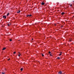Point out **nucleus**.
Segmentation results:
<instances>
[{
  "instance_id": "1",
  "label": "nucleus",
  "mask_w": 74,
  "mask_h": 74,
  "mask_svg": "<svg viewBox=\"0 0 74 74\" xmlns=\"http://www.w3.org/2000/svg\"><path fill=\"white\" fill-rule=\"evenodd\" d=\"M58 74H62V71H60L58 72Z\"/></svg>"
},
{
  "instance_id": "2",
  "label": "nucleus",
  "mask_w": 74,
  "mask_h": 74,
  "mask_svg": "<svg viewBox=\"0 0 74 74\" xmlns=\"http://www.w3.org/2000/svg\"><path fill=\"white\" fill-rule=\"evenodd\" d=\"M32 16V15H27V17H28V16Z\"/></svg>"
},
{
  "instance_id": "3",
  "label": "nucleus",
  "mask_w": 74,
  "mask_h": 74,
  "mask_svg": "<svg viewBox=\"0 0 74 74\" xmlns=\"http://www.w3.org/2000/svg\"><path fill=\"white\" fill-rule=\"evenodd\" d=\"M3 18H5V19H6V16H3Z\"/></svg>"
},
{
  "instance_id": "4",
  "label": "nucleus",
  "mask_w": 74,
  "mask_h": 74,
  "mask_svg": "<svg viewBox=\"0 0 74 74\" xmlns=\"http://www.w3.org/2000/svg\"><path fill=\"white\" fill-rule=\"evenodd\" d=\"M44 4H45V3H44V2H42L41 3V5H44Z\"/></svg>"
},
{
  "instance_id": "5",
  "label": "nucleus",
  "mask_w": 74,
  "mask_h": 74,
  "mask_svg": "<svg viewBox=\"0 0 74 74\" xmlns=\"http://www.w3.org/2000/svg\"><path fill=\"white\" fill-rule=\"evenodd\" d=\"M6 49V48H3L2 49V50H5Z\"/></svg>"
},
{
  "instance_id": "6",
  "label": "nucleus",
  "mask_w": 74,
  "mask_h": 74,
  "mask_svg": "<svg viewBox=\"0 0 74 74\" xmlns=\"http://www.w3.org/2000/svg\"><path fill=\"white\" fill-rule=\"evenodd\" d=\"M57 59H61V58L60 57H58Z\"/></svg>"
},
{
  "instance_id": "7",
  "label": "nucleus",
  "mask_w": 74,
  "mask_h": 74,
  "mask_svg": "<svg viewBox=\"0 0 74 74\" xmlns=\"http://www.w3.org/2000/svg\"><path fill=\"white\" fill-rule=\"evenodd\" d=\"M20 12H21V11H20V10H19L18 11V12H17V13H20Z\"/></svg>"
},
{
  "instance_id": "8",
  "label": "nucleus",
  "mask_w": 74,
  "mask_h": 74,
  "mask_svg": "<svg viewBox=\"0 0 74 74\" xmlns=\"http://www.w3.org/2000/svg\"><path fill=\"white\" fill-rule=\"evenodd\" d=\"M64 12H62L61 13L62 15H64Z\"/></svg>"
},
{
  "instance_id": "9",
  "label": "nucleus",
  "mask_w": 74,
  "mask_h": 74,
  "mask_svg": "<svg viewBox=\"0 0 74 74\" xmlns=\"http://www.w3.org/2000/svg\"><path fill=\"white\" fill-rule=\"evenodd\" d=\"M21 71H22V70H23V68H21Z\"/></svg>"
},
{
  "instance_id": "10",
  "label": "nucleus",
  "mask_w": 74,
  "mask_h": 74,
  "mask_svg": "<svg viewBox=\"0 0 74 74\" xmlns=\"http://www.w3.org/2000/svg\"><path fill=\"white\" fill-rule=\"evenodd\" d=\"M8 26H10V25H11V24L10 23L9 24H8Z\"/></svg>"
},
{
  "instance_id": "11",
  "label": "nucleus",
  "mask_w": 74,
  "mask_h": 74,
  "mask_svg": "<svg viewBox=\"0 0 74 74\" xmlns=\"http://www.w3.org/2000/svg\"><path fill=\"white\" fill-rule=\"evenodd\" d=\"M9 13H8L7 15V16H8V15H9Z\"/></svg>"
},
{
  "instance_id": "12",
  "label": "nucleus",
  "mask_w": 74,
  "mask_h": 74,
  "mask_svg": "<svg viewBox=\"0 0 74 74\" xmlns=\"http://www.w3.org/2000/svg\"><path fill=\"white\" fill-rule=\"evenodd\" d=\"M59 56H60V55H62V53H60V54H59Z\"/></svg>"
},
{
  "instance_id": "13",
  "label": "nucleus",
  "mask_w": 74,
  "mask_h": 74,
  "mask_svg": "<svg viewBox=\"0 0 74 74\" xmlns=\"http://www.w3.org/2000/svg\"><path fill=\"white\" fill-rule=\"evenodd\" d=\"M10 41H12V39H10Z\"/></svg>"
},
{
  "instance_id": "14",
  "label": "nucleus",
  "mask_w": 74,
  "mask_h": 74,
  "mask_svg": "<svg viewBox=\"0 0 74 74\" xmlns=\"http://www.w3.org/2000/svg\"><path fill=\"white\" fill-rule=\"evenodd\" d=\"M21 54H20L18 55V56H21Z\"/></svg>"
},
{
  "instance_id": "15",
  "label": "nucleus",
  "mask_w": 74,
  "mask_h": 74,
  "mask_svg": "<svg viewBox=\"0 0 74 74\" xmlns=\"http://www.w3.org/2000/svg\"><path fill=\"white\" fill-rule=\"evenodd\" d=\"M16 53V52L15 51L14 52V53H13L14 54H15V53Z\"/></svg>"
},
{
  "instance_id": "16",
  "label": "nucleus",
  "mask_w": 74,
  "mask_h": 74,
  "mask_svg": "<svg viewBox=\"0 0 74 74\" xmlns=\"http://www.w3.org/2000/svg\"><path fill=\"white\" fill-rule=\"evenodd\" d=\"M2 73L3 74H5V73H4V72H2Z\"/></svg>"
},
{
  "instance_id": "17",
  "label": "nucleus",
  "mask_w": 74,
  "mask_h": 74,
  "mask_svg": "<svg viewBox=\"0 0 74 74\" xmlns=\"http://www.w3.org/2000/svg\"><path fill=\"white\" fill-rule=\"evenodd\" d=\"M69 41H70V42H71V40H69Z\"/></svg>"
},
{
  "instance_id": "18",
  "label": "nucleus",
  "mask_w": 74,
  "mask_h": 74,
  "mask_svg": "<svg viewBox=\"0 0 74 74\" xmlns=\"http://www.w3.org/2000/svg\"><path fill=\"white\" fill-rule=\"evenodd\" d=\"M42 56H44V54H42Z\"/></svg>"
},
{
  "instance_id": "19",
  "label": "nucleus",
  "mask_w": 74,
  "mask_h": 74,
  "mask_svg": "<svg viewBox=\"0 0 74 74\" xmlns=\"http://www.w3.org/2000/svg\"><path fill=\"white\" fill-rule=\"evenodd\" d=\"M61 27H63V26H62V25H61Z\"/></svg>"
},
{
  "instance_id": "20",
  "label": "nucleus",
  "mask_w": 74,
  "mask_h": 74,
  "mask_svg": "<svg viewBox=\"0 0 74 74\" xmlns=\"http://www.w3.org/2000/svg\"><path fill=\"white\" fill-rule=\"evenodd\" d=\"M70 6H71V7H72V5L71 4L70 5Z\"/></svg>"
},
{
  "instance_id": "21",
  "label": "nucleus",
  "mask_w": 74,
  "mask_h": 74,
  "mask_svg": "<svg viewBox=\"0 0 74 74\" xmlns=\"http://www.w3.org/2000/svg\"><path fill=\"white\" fill-rule=\"evenodd\" d=\"M50 56H52V54H50Z\"/></svg>"
},
{
  "instance_id": "22",
  "label": "nucleus",
  "mask_w": 74,
  "mask_h": 74,
  "mask_svg": "<svg viewBox=\"0 0 74 74\" xmlns=\"http://www.w3.org/2000/svg\"><path fill=\"white\" fill-rule=\"evenodd\" d=\"M49 53H51V52L50 51H49Z\"/></svg>"
},
{
  "instance_id": "23",
  "label": "nucleus",
  "mask_w": 74,
  "mask_h": 74,
  "mask_svg": "<svg viewBox=\"0 0 74 74\" xmlns=\"http://www.w3.org/2000/svg\"><path fill=\"white\" fill-rule=\"evenodd\" d=\"M54 25H55V26H56V24H55Z\"/></svg>"
},
{
  "instance_id": "24",
  "label": "nucleus",
  "mask_w": 74,
  "mask_h": 74,
  "mask_svg": "<svg viewBox=\"0 0 74 74\" xmlns=\"http://www.w3.org/2000/svg\"><path fill=\"white\" fill-rule=\"evenodd\" d=\"M32 40H33V38L32 39Z\"/></svg>"
},
{
  "instance_id": "25",
  "label": "nucleus",
  "mask_w": 74,
  "mask_h": 74,
  "mask_svg": "<svg viewBox=\"0 0 74 74\" xmlns=\"http://www.w3.org/2000/svg\"><path fill=\"white\" fill-rule=\"evenodd\" d=\"M8 60H10V59Z\"/></svg>"
},
{
  "instance_id": "26",
  "label": "nucleus",
  "mask_w": 74,
  "mask_h": 74,
  "mask_svg": "<svg viewBox=\"0 0 74 74\" xmlns=\"http://www.w3.org/2000/svg\"><path fill=\"white\" fill-rule=\"evenodd\" d=\"M60 53H62V52H60Z\"/></svg>"
},
{
  "instance_id": "27",
  "label": "nucleus",
  "mask_w": 74,
  "mask_h": 74,
  "mask_svg": "<svg viewBox=\"0 0 74 74\" xmlns=\"http://www.w3.org/2000/svg\"><path fill=\"white\" fill-rule=\"evenodd\" d=\"M18 53H20V52H18Z\"/></svg>"
},
{
  "instance_id": "28",
  "label": "nucleus",
  "mask_w": 74,
  "mask_h": 74,
  "mask_svg": "<svg viewBox=\"0 0 74 74\" xmlns=\"http://www.w3.org/2000/svg\"><path fill=\"white\" fill-rule=\"evenodd\" d=\"M63 74H64V73Z\"/></svg>"
},
{
  "instance_id": "29",
  "label": "nucleus",
  "mask_w": 74,
  "mask_h": 74,
  "mask_svg": "<svg viewBox=\"0 0 74 74\" xmlns=\"http://www.w3.org/2000/svg\"><path fill=\"white\" fill-rule=\"evenodd\" d=\"M73 2H74V1H73Z\"/></svg>"
}]
</instances>
